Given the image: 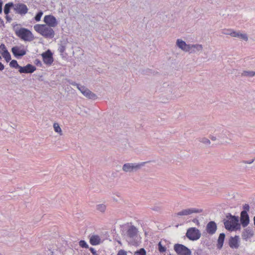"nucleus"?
<instances>
[{
  "instance_id": "7c9ffc66",
  "label": "nucleus",
  "mask_w": 255,
  "mask_h": 255,
  "mask_svg": "<svg viewBox=\"0 0 255 255\" xmlns=\"http://www.w3.org/2000/svg\"><path fill=\"white\" fill-rule=\"evenodd\" d=\"M134 255H146V251L143 248H141L135 252Z\"/></svg>"
},
{
  "instance_id": "603ef678",
  "label": "nucleus",
  "mask_w": 255,
  "mask_h": 255,
  "mask_svg": "<svg viewBox=\"0 0 255 255\" xmlns=\"http://www.w3.org/2000/svg\"><path fill=\"white\" fill-rule=\"evenodd\" d=\"M50 253L51 255H54V252L53 251H51Z\"/></svg>"
},
{
  "instance_id": "423d86ee",
  "label": "nucleus",
  "mask_w": 255,
  "mask_h": 255,
  "mask_svg": "<svg viewBox=\"0 0 255 255\" xmlns=\"http://www.w3.org/2000/svg\"><path fill=\"white\" fill-rule=\"evenodd\" d=\"M174 250L178 255H191L192 254L190 250L182 244H175Z\"/></svg>"
},
{
  "instance_id": "09e8293b",
  "label": "nucleus",
  "mask_w": 255,
  "mask_h": 255,
  "mask_svg": "<svg viewBox=\"0 0 255 255\" xmlns=\"http://www.w3.org/2000/svg\"><path fill=\"white\" fill-rule=\"evenodd\" d=\"M4 65L0 62V71H2L4 69Z\"/></svg>"
},
{
  "instance_id": "6ab92c4d",
  "label": "nucleus",
  "mask_w": 255,
  "mask_h": 255,
  "mask_svg": "<svg viewBox=\"0 0 255 255\" xmlns=\"http://www.w3.org/2000/svg\"><path fill=\"white\" fill-rule=\"evenodd\" d=\"M176 45L185 52H188L189 51V44H186V43L182 39H178L177 40Z\"/></svg>"
},
{
  "instance_id": "c85d7f7f",
  "label": "nucleus",
  "mask_w": 255,
  "mask_h": 255,
  "mask_svg": "<svg viewBox=\"0 0 255 255\" xmlns=\"http://www.w3.org/2000/svg\"><path fill=\"white\" fill-rule=\"evenodd\" d=\"M53 128L55 132L59 133L60 135H62V130L57 123H54L53 125Z\"/></svg>"
},
{
  "instance_id": "a19ab883",
  "label": "nucleus",
  "mask_w": 255,
  "mask_h": 255,
  "mask_svg": "<svg viewBox=\"0 0 255 255\" xmlns=\"http://www.w3.org/2000/svg\"><path fill=\"white\" fill-rule=\"evenodd\" d=\"M90 251L91 252L93 255H98L94 248H90Z\"/></svg>"
},
{
  "instance_id": "b1692460",
  "label": "nucleus",
  "mask_w": 255,
  "mask_h": 255,
  "mask_svg": "<svg viewBox=\"0 0 255 255\" xmlns=\"http://www.w3.org/2000/svg\"><path fill=\"white\" fill-rule=\"evenodd\" d=\"M255 75V72L253 71H244L241 73L242 77H252Z\"/></svg>"
},
{
  "instance_id": "a18cd8bd",
  "label": "nucleus",
  "mask_w": 255,
  "mask_h": 255,
  "mask_svg": "<svg viewBox=\"0 0 255 255\" xmlns=\"http://www.w3.org/2000/svg\"><path fill=\"white\" fill-rule=\"evenodd\" d=\"M2 4H3V2H2V0H0V13H1L2 11Z\"/></svg>"
},
{
  "instance_id": "c9c22d12",
  "label": "nucleus",
  "mask_w": 255,
  "mask_h": 255,
  "mask_svg": "<svg viewBox=\"0 0 255 255\" xmlns=\"http://www.w3.org/2000/svg\"><path fill=\"white\" fill-rule=\"evenodd\" d=\"M65 46L63 44H61L58 48V51L61 53H63L65 51Z\"/></svg>"
},
{
  "instance_id": "2f4dec72",
  "label": "nucleus",
  "mask_w": 255,
  "mask_h": 255,
  "mask_svg": "<svg viewBox=\"0 0 255 255\" xmlns=\"http://www.w3.org/2000/svg\"><path fill=\"white\" fill-rule=\"evenodd\" d=\"M158 250L159 251L160 253H164L166 251V248L163 246L161 243V242H159L158 244Z\"/></svg>"
},
{
  "instance_id": "f3484780",
  "label": "nucleus",
  "mask_w": 255,
  "mask_h": 255,
  "mask_svg": "<svg viewBox=\"0 0 255 255\" xmlns=\"http://www.w3.org/2000/svg\"><path fill=\"white\" fill-rule=\"evenodd\" d=\"M36 70V67L30 64H27L26 66L21 67L20 66L19 68V72L20 73H32Z\"/></svg>"
},
{
  "instance_id": "7ed1b4c3",
  "label": "nucleus",
  "mask_w": 255,
  "mask_h": 255,
  "mask_svg": "<svg viewBox=\"0 0 255 255\" xmlns=\"http://www.w3.org/2000/svg\"><path fill=\"white\" fill-rule=\"evenodd\" d=\"M15 33L18 37L25 41H31L34 38L32 32L25 28L21 27L19 29H16Z\"/></svg>"
},
{
  "instance_id": "a878e982",
  "label": "nucleus",
  "mask_w": 255,
  "mask_h": 255,
  "mask_svg": "<svg viewBox=\"0 0 255 255\" xmlns=\"http://www.w3.org/2000/svg\"><path fill=\"white\" fill-rule=\"evenodd\" d=\"M96 209L101 212H104L106 209V206L103 204H98L96 206Z\"/></svg>"
},
{
  "instance_id": "473e14b6",
  "label": "nucleus",
  "mask_w": 255,
  "mask_h": 255,
  "mask_svg": "<svg viewBox=\"0 0 255 255\" xmlns=\"http://www.w3.org/2000/svg\"><path fill=\"white\" fill-rule=\"evenodd\" d=\"M79 246L82 247V248H86V249H87L89 248V246L88 245V244H87V243L84 241V240H81L80 242H79Z\"/></svg>"
},
{
  "instance_id": "58836bf2",
  "label": "nucleus",
  "mask_w": 255,
  "mask_h": 255,
  "mask_svg": "<svg viewBox=\"0 0 255 255\" xmlns=\"http://www.w3.org/2000/svg\"><path fill=\"white\" fill-rule=\"evenodd\" d=\"M117 255H127V253L125 251L121 250L119 251Z\"/></svg>"
},
{
  "instance_id": "f8f14e48",
  "label": "nucleus",
  "mask_w": 255,
  "mask_h": 255,
  "mask_svg": "<svg viewBox=\"0 0 255 255\" xmlns=\"http://www.w3.org/2000/svg\"><path fill=\"white\" fill-rule=\"evenodd\" d=\"M240 222L243 227H246L250 223V217L247 212L242 211L241 213Z\"/></svg>"
},
{
  "instance_id": "6e6552de",
  "label": "nucleus",
  "mask_w": 255,
  "mask_h": 255,
  "mask_svg": "<svg viewBox=\"0 0 255 255\" xmlns=\"http://www.w3.org/2000/svg\"><path fill=\"white\" fill-rule=\"evenodd\" d=\"M203 212L201 209L191 208L183 209L175 214L176 216H188L194 213H200Z\"/></svg>"
},
{
  "instance_id": "c03bdc74",
  "label": "nucleus",
  "mask_w": 255,
  "mask_h": 255,
  "mask_svg": "<svg viewBox=\"0 0 255 255\" xmlns=\"http://www.w3.org/2000/svg\"><path fill=\"white\" fill-rule=\"evenodd\" d=\"M232 31H233V30L231 29H228L224 30L222 33L223 34H225V33H230L231 32H232Z\"/></svg>"
},
{
  "instance_id": "5701e85b",
  "label": "nucleus",
  "mask_w": 255,
  "mask_h": 255,
  "mask_svg": "<svg viewBox=\"0 0 255 255\" xmlns=\"http://www.w3.org/2000/svg\"><path fill=\"white\" fill-rule=\"evenodd\" d=\"M11 8H13L14 9V4L12 2H9L7 3H6L3 8V11L4 14L5 15L8 14V13L10 12V10Z\"/></svg>"
},
{
  "instance_id": "e433bc0d",
  "label": "nucleus",
  "mask_w": 255,
  "mask_h": 255,
  "mask_svg": "<svg viewBox=\"0 0 255 255\" xmlns=\"http://www.w3.org/2000/svg\"><path fill=\"white\" fill-rule=\"evenodd\" d=\"M0 51H1L2 52L8 51L4 44H1V45H0Z\"/></svg>"
},
{
  "instance_id": "f257e3e1",
  "label": "nucleus",
  "mask_w": 255,
  "mask_h": 255,
  "mask_svg": "<svg viewBox=\"0 0 255 255\" xmlns=\"http://www.w3.org/2000/svg\"><path fill=\"white\" fill-rule=\"evenodd\" d=\"M227 220H223L224 224L226 229L229 231H233L240 229L241 225L239 223L238 217L233 216L228 213L226 215Z\"/></svg>"
},
{
  "instance_id": "4468645a",
  "label": "nucleus",
  "mask_w": 255,
  "mask_h": 255,
  "mask_svg": "<svg viewBox=\"0 0 255 255\" xmlns=\"http://www.w3.org/2000/svg\"><path fill=\"white\" fill-rule=\"evenodd\" d=\"M254 235V233L253 229L250 227H248L243 230L242 233V238L243 240L247 241L253 237Z\"/></svg>"
},
{
  "instance_id": "3c124183",
  "label": "nucleus",
  "mask_w": 255,
  "mask_h": 255,
  "mask_svg": "<svg viewBox=\"0 0 255 255\" xmlns=\"http://www.w3.org/2000/svg\"><path fill=\"white\" fill-rule=\"evenodd\" d=\"M254 224L255 227V216L253 218Z\"/></svg>"
},
{
  "instance_id": "2eb2a0df",
  "label": "nucleus",
  "mask_w": 255,
  "mask_h": 255,
  "mask_svg": "<svg viewBox=\"0 0 255 255\" xmlns=\"http://www.w3.org/2000/svg\"><path fill=\"white\" fill-rule=\"evenodd\" d=\"M217 230V226L214 221L209 222L206 226V231L209 235H214Z\"/></svg>"
},
{
  "instance_id": "39448f33",
  "label": "nucleus",
  "mask_w": 255,
  "mask_h": 255,
  "mask_svg": "<svg viewBox=\"0 0 255 255\" xmlns=\"http://www.w3.org/2000/svg\"><path fill=\"white\" fill-rule=\"evenodd\" d=\"M200 231L196 228L192 227L188 229L187 231L186 236L191 241H196L201 237Z\"/></svg>"
},
{
  "instance_id": "393cba45",
  "label": "nucleus",
  "mask_w": 255,
  "mask_h": 255,
  "mask_svg": "<svg viewBox=\"0 0 255 255\" xmlns=\"http://www.w3.org/2000/svg\"><path fill=\"white\" fill-rule=\"evenodd\" d=\"M199 141L206 146L209 145L211 143L210 140L206 137H201L199 139Z\"/></svg>"
},
{
  "instance_id": "a211bd4d",
  "label": "nucleus",
  "mask_w": 255,
  "mask_h": 255,
  "mask_svg": "<svg viewBox=\"0 0 255 255\" xmlns=\"http://www.w3.org/2000/svg\"><path fill=\"white\" fill-rule=\"evenodd\" d=\"M203 48L202 44H189V51L188 52L190 53H197L199 52L202 51Z\"/></svg>"
},
{
  "instance_id": "aec40b11",
  "label": "nucleus",
  "mask_w": 255,
  "mask_h": 255,
  "mask_svg": "<svg viewBox=\"0 0 255 255\" xmlns=\"http://www.w3.org/2000/svg\"><path fill=\"white\" fill-rule=\"evenodd\" d=\"M137 229L135 226L131 225L127 231V235L130 238H133L137 236Z\"/></svg>"
},
{
  "instance_id": "20e7f679",
  "label": "nucleus",
  "mask_w": 255,
  "mask_h": 255,
  "mask_svg": "<svg viewBox=\"0 0 255 255\" xmlns=\"http://www.w3.org/2000/svg\"><path fill=\"white\" fill-rule=\"evenodd\" d=\"M145 162L141 163H126L123 167L122 170L126 173H131L136 172L141 168L145 164Z\"/></svg>"
},
{
  "instance_id": "72a5a7b5",
  "label": "nucleus",
  "mask_w": 255,
  "mask_h": 255,
  "mask_svg": "<svg viewBox=\"0 0 255 255\" xmlns=\"http://www.w3.org/2000/svg\"><path fill=\"white\" fill-rule=\"evenodd\" d=\"M239 38H240L245 41H248V36L247 34L246 33H240V36H239Z\"/></svg>"
},
{
  "instance_id": "412c9836",
  "label": "nucleus",
  "mask_w": 255,
  "mask_h": 255,
  "mask_svg": "<svg viewBox=\"0 0 255 255\" xmlns=\"http://www.w3.org/2000/svg\"><path fill=\"white\" fill-rule=\"evenodd\" d=\"M225 238V234L224 233H221L217 241V247L218 249H221L223 246L224 240Z\"/></svg>"
},
{
  "instance_id": "bb28decb",
  "label": "nucleus",
  "mask_w": 255,
  "mask_h": 255,
  "mask_svg": "<svg viewBox=\"0 0 255 255\" xmlns=\"http://www.w3.org/2000/svg\"><path fill=\"white\" fill-rule=\"evenodd\" d=\"M1 54L6 62H9L11 60V56L8 51L2 52Z\"/></svg>"
},
{
  "instance_id": "9b49d317",
  "label": "nucleus",
  "mask_w": 255,
  "mask_h": 255,
  "mask_svg": "<svg viewBox=\"0 0 255 255\" xmlns=\"http://www.w3.org/2000/svg\"><path fill=\"white\" fill-rule=\"evenodd\" d=\"M44 21L46 23V25L50 27H55L57 25L56 18L51 15H45L44 18Z\"/></svg>"
},
{
  "instance_id": "ddd939ff",
  "label": "nucleus",
  "mask_w": 255,
  "mask_h": 255,
  "mask_svg": "<svg viewBox=\"0 0 255 255\" xmlns=\"http://www.w3.org/2000/svg\"><path fill=\"white\" fill-rule=\"evenodd\" d=\"M229 245L232 249H238L240 246L239 236L231 237L229 240Z\"/></svg>"
},
{
  "instance_id": "864d4df0",
  "label": "nucleus",
  "mask_w": 255,
  "mask_h": 255,
  "mask_svg": "<svg viewBox=\"0 0 255 255\" xmlns=\"http://www.w3.org/2000/svg\"><path fill=\"white\" fill-rule=\"evenodd\" d=\"M1 59V56H0V59Z\"/></svg>"
},
{
  "instance_id": "1a4fd4ad",
  "label": "nucleus",
  "mask_w": 255,
  "mask_h": 255,
  "mask_svg": "<svg viewBox=\"0 0 255 255\" xmlns=\"http://www.w3.org/2000/svg\"><path fill=\"white\" fill-rule=\"evenodd\" d=\"M27 6L22 3L14 4V10L16 13L21 15L25 14L28 11Z\"/></svg>"
},
{
  "instance_id": "f03ea898",
  "label": "nucleus",
  "mask_w": 255,
  "mask_h": 255,
  "mask_svg": "<svg viewBox=\"0 0 255 255\" xmlns=\"http://www.w3.org/2000/svg\"><path fill=\"white\" fill-rule=\"evenodd\" d=\"M34 30L45 38H52L55 35L53 29L46 24H36L34 26Z\"/></svg>"
},
{
  "instance_id": "37998d69",
  "label": "nucleus",
  "mask_w": 255,
  "mask_h": 255,
  "mask_svg": "<svg viewBox=\"0 0 255 255\" xmlns=\"http://www.w3.org/2000/svg\"><path fill=\"white\" fill-rule=\"evenodd\" d=\"M0 27H4V21L1 17H0Z\"/></svg>"
},
{
  "instance_id": "4be33fe9",
  "label": "nucleus",
  "mask_w": 255,
  "mask_h": 255,
  "mask_svg": "<svg viewBox=\"0 0 255 255\" xmlns=\"http://www.w3.org/2000/svg\"><path fill=\"white\" fill-rule=\"evenodd\" d=\"M101 239L98 235H92L90 238V243L93 246L100 244Z\"/></svg>"
},
{
  "instance_id": "0eeeda50",
  "label": "nucleus",
  "mask_w": 255,
  "mask_h": 255,
  "mask_svg": "<svg viewBox=\"0 0 255 255\" xmlns=\"http://www.w3.org/2000/svg\"><path fill=\"white\" fill-rule=\"evenodd\" d=\"M77 89L86 98L95 100L97 98V95L84 86L77 85Z\"/></svg>"
},
{
  "instance_id": "dca6fc26",
  "label": "nucleus",
  "mask_w": 255,
  "mask_h": 255,
  "mask_svg": "<svg viewBox=\"0 0 255 255\" xmlns=\"http://www.w3.org/2000/svg\"><path fill=\"white\" fill-rule=\"evenodd\" d=\"M11 52L13 55L16 58L22 57L26 54V51L23 49H21L20 47L14 46L11 48Z\"/></svg>"
},
{
  "instance_id": "f704fd0d",
  "label": "nucleus",
  "mask_w": 255,
  "mask_h": 255,
  "mask_svg": "<svg viewBox=\"0 0 255 255\" xmlns=\"http://www.w3.org/2000/svg\"><path fill=\"white\" fill-rule=\"evenodd\" d=\"M43 14V12L42 11H39L35 16V20L36 21H39L40 20L41 17Z\"/></svg>"
},
{
  "instance_id": "49530a36",
  "label": "nucleus",
  "mask_w": 255,
  "mask_h": 255,
  "mask_svg": "<svg viewBox=\"0 0 255 255\" xmlns=\"http://www.w3.org/2000/svg\"><path fill=\"white\" fill-rule=\"evenodd\" d=\"M254 161V159H252L251 161H244L243 162L247 164H251Z\"/></svg>"
},
{
  "instance_id": "de8ad7c7",
  "label": "nucleus",
  "mask_w": 255,
  "mask_h": 255,
  "mask_svg": "<svg viewBox=\"0 0 255 255\" xmlns=\"http://www.w3.org/2000/svg\"><path fill=\"white\" fill-rule=\"evenodd\" d=\"M210 139L212 140V141H215L217 140V138L216 136H213V135H211L210 136Z\"/></svg>"
},
{
  "instance_id": "8fccbe9b",
  "label": "nucleus",
  "mask_w": 255,
  "mask_h": 255,
  "mask_svg": "<svg viewBox=\"0 0 255 255\" xmlns=\"http://www.w3.org/2000/svg\"><path fill=\"white\" fill-rule=\"evenodd\" d=\"M193 222L195 223L199 224V221L197 219H194Z\"/></svg>"
},
{
  "instance_id": "c756f323",
  "label": "nucleus",
  "mask_w": 255,
  "mask_h": 255,
  "mask_svg": "<svg viewBox=\"0 0 255 255\" xmlns=\"http://www.w3.org/2000/svg\"><path fill=\"white\" fill-rule=\"evenodd\" d=\"M9 66L12 68H19L20 66L18 64L17 62L15 60H12L9 63Z\"/></svg>"
},
{
  "instance_id": "cd10ccee",
  "label": "nucleus",
  "mask_w": 255,
  "mask_h": 255,
  "mask_svg": "<svg viewBox=\"0 0 255 255\" xmlns=\"http://www.w3.org/2000/svg\"><path fill=\"white\" fill-rule=\"evenodd\" d=\"M240 33L241 32L240 31H234L233 30V31H232V32H231L230 33H225V35H230L231 36L234 37L239 38Z\"/></svg>"
},
{
  "instance_id": "4c0bfd02",
  "label": "nucleus",
  "mask_w": 255,
  "mask_h": 255,
  "mask_svg": "<svg viewBox=\"0 0 255 255\" xmlns=\"http://www.w3.org/2000/svg\"><path fill=\"white\" fill-rule=\"evenodd\" d=\"M250 206L249 204H245L243 206V209H244L243 211H246V212H248V211H249L250 210Z\"/></svg>"
},
{
  "instance_id": "79ce46f5",
  "label": "nucleus",
  "mask_w": 255,
  "mask_h": 255,
  "mask_svg": "<svg viewBox=\"0 0 255 255\" xmlns=\"http://www.w3.org/2000/svg\"><path fill=\"white\" fill-rule=\"evenodd\" d=\"M5 19H6V21L8 22H10L12 20L11 17L9 16L8 14L6 15Z\"/></svg>"
},
{
  "instance_id": "9d476101",
  "label": "nucleus",
  "mask_w": 255,
  "mask_h": 255,
  "mask_svg": "<svg viewBox=\"0 0 255 255\" xmlns=\"http://www.w3.org/2000/svg\"><path fill=\"white\" fill-rule=\"evenodd\" d=\"M43 61L46 64L51 65L53 62L52 53L50 50H47L42 54Z\"/></svg>"
},
{
  "instance_id": "ea45409f",
  "label": "nucleus",
  "mask_w": 255,
  "mask_h": 255,
  "mask_svg": "<svg viewBox=\"0 0 255 255\" xmlns=\"http://www.w3.org/2000/svg\"><path fill=\"white\" fill-rule=\"evenodd\" d=\"M68 83L70 84V85H72L73 86H76V87H77V85H81L80 84H77L76 83V82H73L72 81V80H68Z\"/></svg>"
}]
</instances>
